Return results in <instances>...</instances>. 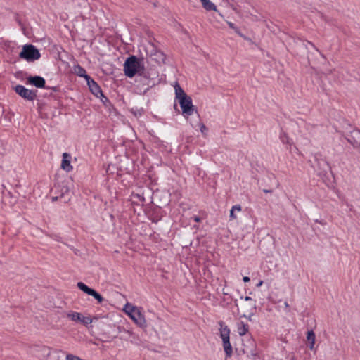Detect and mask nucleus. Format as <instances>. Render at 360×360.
Here are the masks:
<instances>
[{
    "mask_svg": "<svg viewBox=\"0 0 360 360\" xmlns=\"http://www.w3.org/2000/svg\"><path fill=\"white\" fill-rule=\"evenodd\" d=\"M143 65V59L138 58L136 56H130L124 63V72L127 77L131 78L139 72Z\"/></svg>",
    "mask_w": 360,
    "mask_h": 360,
    "instance_id": "nucleus-1",
    "label": "nucleus"
},
{
    "mask_svg": "<svg viewBox=\"0 0 360 360\" xmlns=\"http://www.w3.org/2000/svg\"><path fill=\"white\" fill-rule=\"evenodd\" d=\"M40 57L41 53L39 49L31 44L24 45L19 53V58L27 62H34L39 59Z\"/></svg>",
    "mask_w": 360,
    "mask_h": 360,
    "instance_id": "nucleus-2",
    "label": "nucleus"
},
{
    "mask_svg": "<svg viewBox=\"0 0 360 360\" xmlns=\"http://www.w3.org/2000/svg\"><path fill=\"white\" fill-rule=\"evenodd\" d=\"M220 328V337L222 339L223 347L226 354V358H230L233 354V348L230 343V329L227 326H224L222 321L219 323Z\"/></svg>",
    "mask_w": 360,
    "mask_h": 360,
    "instance_id": "nucleus-3",
    "label": "nucleus"
},
{
    "mask_svg": "<svg viewBox=\"0 0 360 360\" xmlns=\"http://www.w3.org/2000/svg\"><path fill=\"white\" fill-rule=\"evenodd\" d=\"M53 191L56 194H58V195L52 198L53 201L63 199L64 202H68L70 200L71 195L69 187L64 182L55 184Z\"/></svg>",
    "mask_w": 360,
    "mask_h": 360,
    "instance_id": "nucleus-4",
    "label": "nucleus"
},
{
    "mask_svg": "<svg viewBox=\"0 0 360 360\" xmlns=\"http://www.w3.org/2000/svg\"><path fill=\"white\" fill-rule=\"evenodd\" d=\"M182 113L185 116H190L193 114L194 111L197 112L195 107L193 105L192 99L189 96L183 97L178 100Z\"/></svg>",
    "mask_w": 360,
    "mask_h": 360,
    "instance_id": "nucleus-5",
    "label": "nucleus"
},
{
    "mask_svg": "<svg viewBox=\"0 0 360 360\" xmlns=\"http://www.w3.org/2000/svg\"><path fill=\"white\" fill-rule=\"evenodd\" d=\"M138 75L139 79H137V82H141L142 80L147 82L146 83V87L143 89V94H145L150 88L155 85V81L150 77V73L145 69L143 65L141 68Z\"/></svg>",
    "mask_w": 360,
    "mask_h": 360,
    "instance_id": "nucleus-6",
    "label": "nucleus"
},
{
    "mask_svg": "<svg viewBox=\"0 0 360 360\" xmlns=\"http://www.w3.org/2000/svg\"><path fill=\"white\" fill-rule=\"evenodd\" d=\"M14 89L18 95L29 101H33L37 96L36 90H30L20 84L15 86Z\"/></svg>",
    "mask_w": 360,
    "mask_h": 360,
    "instance_id": "nucleus-7",
    "label": "nucleus"
},
{
    "mask_svg": "<svg viewBox=\"0 0 360 360\" xmlns=\"http://www.w3.org/2000/svg\"><path fill=\"white\" fill-rule=\"evenodd\" d=\"M27 83L39 89H49L46 86V81L44 77L35 75L27 77Z\"/></svg>",
    "mask_w": 360,
    "mask_h": 360,
    "instance_id": "nucleus-8",
    "label": "nucleus"
},
{
    "mask_svg": "<svg viewBox=\"0 0 360 360\" xmlns=\"http://www.w3.org/2000/svg\"><path fill=\"white\" fill-rule=\"evenodd\" d=\"M90 91L96 97L103 96V91L98 84L91 78L86 80Z\"/></svg>",
    "mask_w": 360,
    "mask_h": 360,
    "instance_id": "nucleus-9",
    "label": "nucleus"
},
{
    "mask_svg": "<svg viewBox=\"0 0 360 360\" xmlns=\"http://www.w3.org/2000/svg\"><path fill=\"white\" fill-rule=\"evenodd\" d=\"M130 317L131 319L140 327H146V321L143 314H141L140 309L138 308L136 311L133 313Z\"/></svg>",
    "mask_w": 360,
    "mask_h": 360,
    "instance_id": "nucleus-10",
    "label": "nucleus"
},
{
    "mask_svg": "<svg viewBox=\"0 0 360 360\" xmlns=\"http://www.w3.org/2000/svg\"><path fill=\"white\" fill-rule=\"evenodd\" d=\"M71 155L68 153L63 154V160L61 162V168L66 171L70 172L72 169V167L70 165Z\"/></svg>",
    "mask_w": 360,
    "mask_h": 360,
    "instance_id": "nucleus-11",
    "label": "nucleus"
},
{
    "mask_svg": "<svg viewBox=\"0 0 360 360\" xmlns=\"http://www.w3.org/2000/svg\"><path fill=\"white\" fill-rule=\"evenodd\" d=\"M74 70L75 73L77 76L84 77L86 79V81L89 80L91 77L89 75H87L86 70L79 65L75 66Z\"/></svg>",
    "mask_w": 360,
    "mask_h": 360,
    "instance_id": "nucleus-12",
    "label": "nucleus"
},
{
    "mask_svg": "<svg viewBox=\"0 0 360 360\" xmlns=\"http://www.w3.org/2000/svg\"><path fill=\"white\" fill-rule=\"evenodd\" d=\"M83 315L81 313L70 311L67 314V317L72 321L79 322L82 320Z\"/></svg>",
    "mask_w": 360,
    "mask_h": 360,
    "instance_id": "nucleus-13",
    "label": "nucleus"
},
{
    "mask_svg": "<svg viewBox=\"0 0 360 360\" xmlns=\"http://www.w3.org/2000/svg\"><path fill=\"white\" fill-rule=\"evenodd\" d=\"M249 330V325L240 321L238 323V333L239 335H245Z\"/></svg>",
    "mask_w": 360,
    "mask_h": 360,
    "instance_id": "nucleus-14",
    "label": "nucleus"
},
{
    "mask_svg": "<svg viewBox=\"0 0 360 360\" xmlns=\"http://www.w3.org/2000/svg\"><path fill=\"white\" fill-rule=\"evenodd\" d=\"M174 89H175V94H176V99L179 100L181 98L186 97L188 96L177 82H176Z\"/></svg>",
    "mask_w": 360,
    "mask_h": 360,
    "instance_id": "nucleus-15",
    "label": "nucleus"
},
{
    "mask_svg": "<svg viewBox=\"0 0 360 360\" xmlns=\"http://www.w3.org/2000/svg\"><path fill=\"white\" fill-rule=\"evenodd\" d=\"M307 340L309 342V349L312 350L315 344L316 335L312 330H308L307 335Z\"/></svg>",
    "mask_w": 360,
    "mask_h": 360,
    "instance_id": "nucleus-16",
    "label": "nucleus"
},
{
    "mask_svg": "<svg viewBox=\"0 0 360 360\" xmlns=\"http://www.w3.org/2000/svg\"><path fill=\"white\" fill-rule=\"evenodd\" d=\"M77 288L84 293L91 295L94 289L89 288L83 282H78L77 284Z\"/></svg>",
    "mask_w": 360,
    "mask_h": 360,
    "instance_id": "nucleus-17",
    "label": "nucleus"
},
{
    "mask_svg": "<svg viewBox=\"0 0 360 360\" xmlns=\"http://www.w3.org/2000/svg\"><path fill=\"white\" fill-rule=\"evenodd\" d=\"M280 139L283 143L288 144L290 146L292 145V140L288 137L285 132H281L280 134Z\"/></svg>",
    "mask_w": 360,
    "mask_h": 360,
    "instance_id": "nucleus-18",
    "label": "nucleus"
},
{
    "mask_svg": "<svg viewBox=\"0 0 360 360\" xmlns=\"http://www.w3.org/2000/svg\"><path fill=\"white\" fill-rule=\"evenodd\" d=\"M137 309L138 307L127 303L124 305V311L130 316Z\"/></svg>",
    "mask_w": 360,
    "mask_h": 360,
    "instance_id": "nucleus-19",
    "label": "nucleus"
},
{
    "mask_svg": "<svg viewBox=\"0 0 360 360\" xmlns=\"http://www.w3.org/2000/svg\"><path fill=\"white\" fill-rule=\"evenodd\" d=\"M203 8L207 11H216L217 7L210 0H207V1L204 2Z\"/></svg>",
    "mask_w": 360,
    "mask_h": 360,
    "instance_id": "nucleus-20",
    "label": "nucleus"
},
{
    "mask_svg": "<svg viewBox=\"0 0 360 360\" xmlns=\"http://www.w3.org/2000/svg\"><path fill=\"white\" fill-rule=\"evenodd\" d=\"M91 296L94 297L98 301V303H101L104 300L103 296L95 290H93Z\"/></svg>",
    "mask_w": 360,
    "mask_h": 360,
    "instance_id": "nucleus-21",
    "label": "nucleus"
},
{
    "mask_svg": "<svg viewBox=\"0 0 360 360\" xmlns=\"http://www.w3.org/2000/svg\"><path fill=\"white\" fill-rule=\"evenodd\" d=\"M92 322V319L90 316H82V320H80V323L84 326H87Z\"/></svg>",
    "mask_w": 360,
    "mask_h": 360,
    "instance_id": "nucleus-22",
    "label": "nucleus"
},
{
    "mask_svg": "<svg viewBox=\"0 0 360 360\" xmlns=\"http://www.w3.org/2000/svg\"><path fill=\"white\" fill-rule=\"evenodd\" d=\"M15 21L18 22V24L19 25V26L21 27V30L23 31V32L25 33V27L24 25V24L22 23L21 19L20 18L18 14H16L15 15Z\"/></svg>",
    "mask_w": 360,
    "mask_h": 360,
    "instance_id": "nucleus-23",
    "label": "nucleus"
},
{
    "mask_svg": "<svg viewBox=\"0 0 360 360\" xmlns=\"http://www.w3.org/2000/svg\"><path fill=\"white\" fill-rule=\"evenodd\" d=\"M350 137L360 139V131L358 129H354L353 131H352Z\"/></svg>",
    "mask_w": 360,
    "mask_h": 360,
    "instance_id": "nucleus-24",
    "label": "nucleus"
},
{
    "mask_svg": "<svg viewBox=\"0 0 360 360\" xmlns=\"http://www.w3.org/2000/svg\"><path fill=\"white\" fill-rule=\"evenodd\" d=\"M66 360H82L79 356L68 354L66 356Z\"/></svg>",
    "mask_w": 360,
    "mask_h": 360,
    "instance_id": "nucleus-25",
    "label": "nucleus"
},
{
    "mask_svg": "<svg viewBox=\"0 0 360 360\" xmlns=\"http://www.w3.org/2000/svg\"><path fill=\"white\" fill-rule=\"evenodd\" d=\"M117 330L119 333L124 332L126 333H128L129 335H131L132 334L131 332L125 330L124 328L121 327V326L117 327Z\"/></svg>",
    "mask_w": 360,
    "mask_h": 360,
    "instance_id": "nucleus-26",
    "label": "nucleus"
},
{
    "mask_svg": "<svg viewBox=\"0 0 360 360\" xmlns=\"http://www.w3.org/2000/svg\"><path fill=\"white\" fill-rule=\"evenodd\" d=\"M208 129L206 127V126L203 123H200V131L205 134V133L207 131Z\"/></svg>",
    "mask_w": 360,
    "mask_h": 360,
    "instance_id": "nucleus-27",
    "label": "nucleus"
},
{
    "mask_svg": "<svg viewBox=\"0 0 360 360\" xmlns=\"http://www.w3.org/2000/svg\"><path fill=\"white\" fill-rule=\"evenodd\" d=\"M101 100V101L106 105V103H110L109 99L103 95V96L99 97Z\"/></svg>",
    "mask_w": 360,
    "mask_h": 360,
    "instance_id": "nucleus-28",
    "label": "nucleus"
},
{
    "mask_svg": "<svg viewBox=\"0 0 360 360\" xmlns=\"http://www.w3.org/2000/svg\"><path fill=\"white\" fill-rule=\"evenodd\" d=\"M231 210H233V211H240L241 210V206L240 205H236L232 207Z\"/></svg>",
    "mask_w": 360,
    "mask_h": 360,
    "instance_id": "nucleus-29",
    "label": "nucleus"
},
{
    "mask_svg": "<svg viewBox=\"0 0 360 360\" xmlns=\"http://www.w3.org/2000/svg\"><path fill=\"white\" fill-rule=\"evenodd\" d=\"M234 212L235 211H233V210H231V211H230V218L231 219H236L237 218V217L235 214Z\"/></svg>",
    "mask_w": 360,
    "mask_h": 360,
    "instance_id": "nucleus-30",
    "label": "nucleus"
},
{
    "mask_svg": "<svg viewBox=\"0 0 360 360\" xmlns=\"http://www.w3.org/2000/svg\"><path fill=\"white\" fill-rule=\"evenodd\" d=\"M228 25H229L230 28H231V29H233L234 30H236V28H237V27H236L235 25L233 22H229Z\"/></svg>",
    "mask_w": 360,
    "mask_h": 360,
    "instance_id": "nucleus-31",
    "label": "nucleus"
},
{
    "mask_svg": "<svg viewBox=\"0 0 360 360\" xmlns=\"http://www.w3.org/2000/svg\"><path fill=\"white\" fill-rule=\"evenodd\" d=\"M193 219L196 222H200L201 221V218L200 217H198V216H195L193 217Z\"/></svg>",
    "mask_w": 360,
    "mask_h": 360,
    "instance_id": "nucleus-32",
    "label": "nucleus"
},
{
    "mask_svg": "<svg viewBox=\"0 0 360 360\" xmlns=\"http://www.w3.org/2000/svg\"><path fill=\"white\" fill-rule=\"evenodd\" d=\"M243 281L245 282V283H247V282H249L250 281V278L248 277V276H244L243 278Z\"/></svg>",
    "mask_w": 360,
    "mask_h": 360,
    "instance_id": "nucleus-33",
    "label": "nucleus"
},
{
    "mask_svg": "<svg viewBox=\"0 0 360 360\" xmlns=\"http://www.w3.org/2000/svg\"><path fill=\"white\" fill-rule=\"evenodd\" d=\"M284 304H285V307L286 310L288 311H290V305L288 304V303L287 302H285Z\"/></svg>",
    "mask_w": 360,
    "mask_h": 360,
    "instance_id": "nucleus-34",
    "label": "nucleus"
},
{
    "mask_svg": "<svg viewBox=\"0 0 360 360\" xmlns=\"http://www.w3.org/2000/svg\"><path fill=\"white\" fill-rule=\"evenodd\" d=\"M263 192L265 193H271L273 191L271 189H263Z\"/></svg>",
    "mask_w": 360,
    "mask_h": 360,
    "instance_id": "nucleus-35",
    "label": "nucleus"
},
{
    "mask_svg": "<svg viewBox=\"0 0 360 360\" xmlns=\"http://www.w3.org/2000/svg\"><path fill=\"white\" fill-rule=\"evenodd\" d=\"M235 32H236L237 34H238L240 37H243V34L242 33H240V30H239V29H238V27H237V28H236Z\"/></svg>",
    "mask_w": 360,
    "mask_h": 360,
    "instance_id": "nucleus-36",
    "label": "nucleus"
},
{
    "mask_svg": "<svg viewBox=\"0 0 360 360\" xmlns=\"http://www.w3.org/2000/svg\"><path fill=\"white\" fill-rule=\"evenodd\" d=\"M347 140H348V141H349V142H350L352 145H355L356 143H357V142H356V141L353 142V141H352L351 138H348V139H347Z\"/></svg>",
    "mask_w": 360,
    "mask_h": 360,
    "instance_id": "nucleus-37",
    "label": "nucleus"
},
{
    "mask_svg": "<svg viewBox=\"0 0 360 360\" xmlns=\"http://www.w3.org/2000/svg\"><path fill=\"white\" fill-rule=\"evenodd\" d=\"M139 82L142 84L143 87H145V88L146 87V83L147 82L146 81L142 80L141 82Z\"/></svg>",
    "mask_w": 360,
    "mask_h": 360,
    "instance_id": "nucleus-38",
    "label": "nucleus"
},
{
    "mask_svg": "<svg viewBox=\"0 0 360 360\" xmlns=\"http://www.w3.org/2000/svg\"><path fill=\"white\" fill-rule=\"evenodd\" d=\"M244 300H245V301H250V300H252V298H251L250 297H249V296H245V297H244Z\"/></svg>",
    "mask_w": 360,
    "mask_h": 360,
    "instance_id": "nucleus-39",
    "label": "nucleus"
},
{
    "mask_svg": "<svg viewBox=\"0 0 360 360\" xmlns=\"http://www.w3.org/2000/svg\"><path fill=\"white\" fill-rule=\"evenodd\" d=\"M252 315H253V313H250V314H249V316H248V320H249V321H252Z\"/></svg>",
    "mask_w": 360,
    "mask_h": 360,
    "instance_id": "nucleus-40",
    "label": "nucleus"
},
{
    "mask_svg": "<svg viewBox=\"0 0 360 360\" xmlns=\"http://www.w3.org/2000/svg\"><path fill=\"white\" fill-rule=\"evenodd\" d=\"M262 283H263V281H260L258 283V284L257 285V287H259V286H261V285H262Z\"/></svg>",
    "mask_w": 360,
    "mask_h": 360,
    "instance_id": "nucleus-41",
    "label": "nucleus"
},
{
    "mask_svg": "<svg viewBox=\"0 0 360 360\" xmlns=\"http://www.w3.org/2000/svg\"><path fill=\"white\" fill-rule=\"evenodd\" d=\"M309 43L316 49V51H319V49L317 48H316L315 46L312 43H311V42H309Z\"/></svg>",
    "mask_w": 360,
    "mask_h": 360,
    "instance_id": "nucleus-42",
    "label": "nucleus"
},
{
    "mask_svg": "<svg viewBox=\"0 0 360 360\" xmlns=\"http://www.w3.org/2000/svg\"><path fill=\"white\" fill-rule=\"evenodd\" d=\"M51 89L54 91H57V90H58V87H56V86L52 87Z\"/></svg>",
    "mask_w": 360,
    "mask_h": 360,
    "instance_id": "nucleus-43",
    "label": "nucleus"
},
{
    "mask_svg": "<svg viewBox=\"0 0 360 360\" xmlns=\"http://www.w3.org/2000/svg\"><path fill=\"white\" fill-rule=\"evenodd\" d=\"M252 308H253L254 309H256L255 303H254V304H252Z\"/></svg>",
    "mask_w": 360,
    "mask_h": 360,
    "instance_id": "nucleus-44",
    "label": "nucleus"
},
{
    "mask_svg": "<svg viewBox=\"0 0 360 360\" xmlns=\"http://www.w3.org/2000/svg\"><path fill=\"white\" fill-rule=\"evenodd\" d=\"M323 164H324V165H325L326 167H328V165L326 162H323Z\"/></svg>",
    "mask_w": 360,
    "mask_h": 360,
    "instance_id": "nucleus-45",
    "label": "nucleus"
},
{
    "mask_svg": "<svg viewBox=\"0 0 360 360\" xmlns=\"http://www.w3.org/2000/svg\"><path fill=\"white\" fill-rule=\"evenodd\" d=\"M202 1V5L204 4V2L207 1V0H200Z\"/></svg>",
    "mask_w": 360,
    "mask_h": 360,
    "instance_id": "nucleus-46",
    "label": "nucleus"
}]
</instances>
